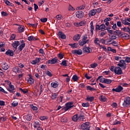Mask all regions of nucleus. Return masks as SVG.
I'll return each instance as SVG.
<instances>
[{
  "label": "nucleus",
  "instance_id": "obj_33",
  "mask_svg": "<svg viewBox=\"0 0 130 130\" xmlns=\"http://www.w3.org/2000/svg\"><path fill=\"white\" fill-rule=\"evenodd\" d=\"M79 120V117L78 116V114H76L72 117V120L73 121H78Z\"/></svg>",
  "mask_w": 130,
  "mask_h": 130
},
{
  "label": "nucleus",
  "instance_id": "obj_52",
  "mask_svg": "<svg viewBox=\"0 0 130 130\" xmlns=\"http://www.w3.org/2000/svg\"><path fill=\"white\" fill-rule=\"evenodd\" d=\"M0 91L2 93H4L5 94H8V92L5 90V89L2 87H0Z\"/></svg>",
  "mask_w": 130,
  "mask_h": 130
},
{
  "label": "nucleus",
  "instance_id": "obj_38",
  "mask_svg": "<svg viewBox=\"0 0 130 130\" xmlns=\"http://www.w3.org/2000/svg\"><path fill=\"white\" fill-rule=\"evenodd\" d=\"M87 90H88L89 91H96V89L94 88L93 87H92L90 86H86Z\"/></svg>",
  "mask_w": 130,
  "mask_h": 130
},
{
  "label": "nucleus",
  "instance_id": "obj_40",
  "mask_svg": "<svg viewBox=\"0 0 130 130\" xmlns=\"http://www.w3.org/2000/svg\"><path fill=\"white\" fill-rule=\"evenodd\" d=\"M72 80H73L74 82H77L78 80H79V77H78V76H77L76 75H75L73 76Z\"/></svg>",
  "mask_w": 130,
  "mask_h": 130
},
{
  "label": "nucleus",
  "instance_id": "obj_19",
  "mask_svg": "<svg viewBox=\"0 0 130 130\" xmlns=\"http://www.w3.org/2000/svg\"><path fill=\"white\" fill-rule=\"evenodd\" d=\"M80 38H81V35L77 34V35H75L73 37V40L74 41H79V40H80Z\"/></svg>",
  "mask_w": 130,
  "mask_h": 130
},
{
  "label": "nucleus",
  "instance_id": "obj_29",
  "mask_svg": "<svg viewBox=\"0 0 130 130\" xmlns=\"http://www.w3.org/2000/svg\"><path fill=\"white\" fill-rule=\"evenodd\" d=\"M25 118L26 120L30 121L32 119V115L30 114H28L25 116Z\"/></svg>",
  "mask_w": 130,
  "mask_h": 130
},
{
  "label": "nucleus",
  "instance_id": "obj_1",
  "mask_svg": "<svg viewBox=\"0 0 130 130\" xmlns=\"http://www.w3.org/2000/svg\"><path fill=\"white\" fill-rule=\"evenodd\" d=\"M90 42V39L88 38L87 35H84L82 36V40L79 41V45L80 46H83L85 44H88Z\"/></svg>",
  "mask_w": 130,
  "mask_h": 130
},
{
  "label": "nucleus",
  "instance_id": "obj_4",
  "mask_svg": "<svg viewBox=\"0 0 130 130\" xmlns=\"http://www.w3.org/2000/svg\"><path fill=\"white\" fill-rule=\"evenodd\" d=\"M118 67L121 68L123 70H125L126 69V63H125V61L121 59L119 61V63L117 64Z\"/></svg>",
  "mask_w": 130,
  "mask_h": 130
},
{
  "label": "nucleus",
  "instance_id": "obj_20",
  "mask_svg": "<svg viewBox=\"0 0 130 130\" xmlns=\"http://www.w3.org/2000/svg\"><path fill=\"white\" fill-rule=\"evenodd\" d=\"M34 127L35 128H39L40 127V126H41V124H40V123H39V122L38 121H35L34 124Z\"/></svg>",
  "mask_w": 130,
  "mask_h": 130
},
{
  "label": "nucleus",
  "instance_id": "obj_11",
  "mask_svg": "<svg viewBox=\"0 0 130 130\" xmlns=\"http://www.w3.org/2000/svg\"><path fill=\"white\" fill-rule=\"evenodd\" d=\"M83 51L84 53H87V54L91 53V52H92V49H91L89 47H85L83 49Z\"/></svg>",
  "mask_w": 130,
  "mask_h": 130
},
{
  "label": "nucleus",
  "instance_id": "obj_55",
  "mask_svg": "<svg viewBox=\"0 0 130 130\" xmlns=\"http://www.w3.org/2000/svg\"><path fill=\"white\" fill-rule=\"evenodd\" d=\"M43 88H44V86L43 85H41L40 89V95H41V92H43Z\"/></svg>",
  "mask_w": 130,
  "mask_h": 130
},
{
  "label": "nucleus",
  "instance_id": "obj_25",
  "mask_svg": "<svg viewBox=\"0 0 130 130\" xmlns=\"http://www.w3.org/2000/svg\"><path fill=\"white\" fill-rule=\"evenodd\" d=\"M96 14V9H92L89 12V17L95 16Z\"/></svg>",
  "mask_w": 130,
  "mask_h": 130
},
{
  "label": "nucleus",
  "instance_id": "obj_14",
  "mask_svg": "<svg viewBox=\"0 0 130 130\" xmlns=\"http://www.w3.org/2000/svg\"><path fill=\"white\" fill-rule=\"evenodd\" d=\"M81 127L82 129L88 128V127H90V123L88 122L84 123L81 125Z\"/></svg>",
  "mask_w": 130,
  "mask_h": 130
},
{
  "label": "nucleus",
  "instance_id": "obj_26",
  "mask_svg": "<svg viewBox=\"0 0 130 130\" xmlns=\"http://www.w3.org/2000/svg\"><path fill=\"white\" fill-rule=\"evenodd\" d=\"M94 99H95L94 96H87L86 100H87V101H89V102H93V101H94Z\"/></svg>",
  "mask_w": 130,
  "mask_h": 130
},
{
  "label": "nucleus",
  "instance_id": "obj_10",
  "mask_svg": "<svg viewBox=\"0 0 130 130\" xmlns=\"http://www.w3.org/2000/svg\"><path fill=\"white\" fill-rule=\"evenodd\" d=\"M114 73L117 75H121L122 74V70L120 67H117L114 69Z\"/></svg>",
  "mask_w": 130,
  "mask_h": 130
},
{
  "label": "nucleus",
  "instance_id": "obj_31",
  "mask_svg": "<svg viewBox=\"0 0 130 130\" xmlns=\"http://www.w3.org/2000/svg\"><path fill=\"white\" fill-rule=\"evenodd\" d=\"M2 68L3 70H7L9 69V67L8 66V64H7V63H4L2 64Z\"/></svg>",
  "mask_w": 130,
  "mask_h": 130
},
{
  "label": "nucleus",
  "instance_id": "obj_36",
  "mask_svg": "<svg viewBox=\"0 0 130 130\" xmlns=\"http://www.w3.org/2000/svg\"><path fill=\"white\" fill-rule=\"evenodd\" d=\"M83 119H85V116L83 114H80L78 116V120L83 121Z\"/></svg>",
  "mask_w": 130,
  "mask_h": 130
},
{
  "label": "nucleus",
  "instance_id": "obj_60",
  "mask_svg": "<svg viewBox=\"0 0 130 130\" xmlns=\"http://www.w3.org/2000/svg\"><path fill=\"white\" fill-rule=\"evenodd\" d=\"M47 76H48L49 77H52V74H51V72L47 71L46 73Z\"/></svg>",
  "mask_w": 130,
  "mask_h": 130
},
{
  "label": "nucleus",
  "instance_id": "obj_56",
  "mask_svg": "<svg viewBox=\"0 0 130 130\" xmlns=\"http://www.w3.org/2000/svg\"><path fill=\"white\" fill-rule=\"evenodd\" d=\"M111 44H112V45H113L114 46H117V45H118V43H117L115 41H112Z\"/></svg>",
  "mask_w": 130,
  "mask_h": 130
},
{
  "label": "nucleus",
  "instance_id": "obj_42",
  "mask_svg": "<svg viewBox=\"0 0 130 130\" xmlns=\"http://www.w3.org/2000/svg\"><path fill=\"white\" fill-rule=\"evenodd\" d=\"M112 82V80H110V79H106L105 78V83L106 84H111V82Z\"/></svg>",
  "mask_w": 130,
  "mask_h": 130
},
{
  "label": "nucleus",
  "instance_id": "obj_5",
  "mask_svg": "<svg viewBox=\"0 0 130 130\" xmlns=\"http://www.w3.org/2000/svg\"><path fill=\"white\" fill-rule=\"evenodd\" d=\"M75 15L78 19H82L85 17V13L82 11H77Z\"/></svg>",
  "mask_w": 130,
  "mask_h": 130
},
{
  "label": "nucleus",
  "instance_id": "obj_8",
  "mask_svg": "<svg viewBox=\"0 0 130 130\" xmlns=\"http://www.w3.org/2000/svg\"><path fill=\"white\" fill-rule=\"evenodd\" d=\"M20 45V42L19 41H15L12 44V46L15 50H17L18 47Z\"/></svg>",
  "mask_w": 130,
  "mask_h": 130
},
{
  "label": "nucleus",
  "instance_id": "obj_37",
  "mask_svg": "<svg viewBox=\"0 0 130 130\" xmlns=\"http://www.w3.org/2000/svg\"><path fill=\"white\" fill-rule=\"evenodd\" d=\"M18 31L19 33H22V32H24V27L22 26H19L18 28Z\"/></svg>",
  "mask_w": 130,
  "mask_h": 130
},
{
  "label": "nucleus",
  "instance_id": "obj_12",
  "mask_svg": "<svg viewBox=\"0 0 130 130\" xmlns=\"http://www.w3.org/2000/svg\"><path fill=\"white\" fill-rule=\"evenodd\" d=\"M57 58H54L52 59L51 60H48L47 62V64H54L55 63H56L57 62Z\"/></svg>",
  "mask_w": 130,
  "mask_h": 130
},
{
  "label": "nucleus",
  "instance_id": "obj_63",
  "mask_svg": "<svg viewBox=\"0 0 130 130\" xmlns=\"http://www.w3.org/2000/svg\"><path fill=\"white\" fill-rule=\"evenodd\" d=\"M69 11H75V9L74 8V7H73V6H72V5H69Z\"/></svg>",
  "mask_w": 130,
  "mask_h": 130
},
{
  "label": "nucleus",
  "instance_id": "obj_6",
  "mask_svg": "<svg viewBox=\"0 0 130 130\" xmlns=\"http://www.w3.org/2000/svg\"><path fill=\"white\" fill-rule=\"evenodd\" d=\"M20 43L21 44L18 47V50L22 51L26 46V43H25V41L23 40H20Z\"/></svg>",
  "mask_w": 130,
  "mask_h": 130
},
{
  "label": "nucleus",
  "instance_id": "obj_43",
  "mask_svg": "<svg viewBox=\"0 0 130 130\" xmlns=\"http://www.w3.org/2000/svg\"><path fill=\"white\" fill-rule=\"evenodd\" d=\"M19 90H20V91H21V92H22V93H23V94H27V93H28L27 89H23L22 88H20Z\"/></svg>",
  "mask_w": 130,
  "mask_h": 130
},
{
  "label": "nucleus",
  "instance_id": "obj_32",
  "mask_svg": "<svg viewBox=\"0 0 130 130\" xmlns=\"http://www.w3.org/2000/svg\"><path fill=\"white\" fill-rule=\"evenodd\" d=\"M112 43V39L110 38L105 40V44L107 45V44H111Z\"/></svg>",
  "mask_w": 130,
  "mask_h": 130
},
{
  "label": "nucleus",
  "instance_id": "obj_44",
  "mask_svg": "<svg viewBox=\"0 0 130 130\" xmlns=\"http://www.w3.org/2000/svg\"><path fill=\"white\" fill-rule=\"evenodd\" d=\"M82 106H83V107H89L90 104H89V103H82Z\"/></svg>",
  "mask_w": 130,
  "mask_h": 130
},
{
  "label": "nucleus",
  "instance_id": "obj_27",
  "mask_svg": "<svg viewBox=\"0 0 130 130\" xmlns=\"http://www.w3.org/2000/svg\"><path fill=\"white\" fill-rule=\"evenodd\" d=\"M99 100L101 102H105V101L107 100V99H106V97L104 95H101L99 98Z\"/></svg>",
  "mask_w": 130,
  "mask_h": 130
},
{
  "label": "nucleus",
  "instance_id": "obj_23",
  "mask_svg": "<svg viewBox=\"0 0 130 130\" xmlns=\"http://www.w3.org/2000/svg\"><path fill=\"white\" fill-rule=\"evenodd\" d=\"M121 37V38H123V39H128V38H129V36L127 34L122 33Z\"/></svg>",
  "mask_w": 130,
  "mask_h": 130
},
{
  "label": "nucleus",
  "instance_id": "obj_57",
  "mask_svg": "<svg viewBox=\"0 0 130 130\" xmlns=\"http://www.w3.org/2000/svg\"><path fill=\"white\" fill-rule=\"evenodd\" d=\"M31 108L34 111L38 110V108H37V107H36V106H34L33 105H31Z\"/></svg>",
  "mask_w": 130,
  "mask_h": 130
},
{
  "label": "nucleus",
  "instance_id": "obj_62",
  "mask_svg": "<svg viewBox=\"0 0 130 130\" xmlns=\"http://www.w3.org/2000/svg\"><path fill=\"white\" fill-rule=\"evenodd\" d=\"M78 10H84L85 9V5H81L78 7Z\"/></svg>",
  "mask_w": 130,
  "mask_h": 130
},
{
  "label": "nucleus",
  "instance_id": "obj_21",
  "mask_svg": "<svg viewBox=\"0 0 130 130\" xmlns=\"http://www.w3.org/2000/svg\"><path fill=\"white\" fill-rule=\"evenodd\" d=\"M90 25V32L91 33L92 35H93L94 34V25H93V21H91Z\"/></svg>",
  "mask_w": 130,
  "mask_h": 130
},
{
  "label": "nucleus",
  "instance_id": "obj_53",
  "mask_svg": "<svg viewBox=\"0 0 130 130\" xmlns=\"http://www.w3.org/2000/svg\"><path fill=\"white\" fill-rule=\"evenodd\" d=\"M41 120H45V119H48V117L45 116H42L40 117Z\"/></svg>",
  "mask_w": 130,
  "mask_h": 130
},
{
  "label": "nucleus",
  "instance_id": "obj_39",
  "mask_svg": "<svg viewBox=\"0 0 130 130\" xmlns=\"http://www.w3.org/2000/svg\"><path fill=\"white\" fill-rule=\"evenodd\" d=\"M67 60H63L62 61V62H61L60 63V66H63L64 67H67L68 66V64L67 63Z\"/></svg>",
  "mask_w": 130,
  "mask_h": 130
},
{
  "label": "nucleus",
  "instance_id": "obj_58",
  "mask_svg": "<svg viewBox=\"0 0 130 130\" xmlns=\"http://www.w3.org/2000/svg\"><path fill=\"white\" fill-rule=\"evenodd\" d=\"M1 14L3 17H7V16L8 15V13H7V12L5 11L2 12Z\"/></svg>",
  "mask_w": 130,
  "mask_h": 130
},
{
  "label": "nucleus",
  "instance_id": "obj_2",
  "mask_svg": "<svg viewBox=\"0 0 130 130\" xmlns=\"http://www.w3.org/2000/svg\"><path fill=\"white\" fill-rule=\"evenodd\" d=\"M66 107H64L62 109L64 110V111H68L69 109H71V108H73L74 107V102H70L66 104Z\"/></svg>",
  "mask_w": 130,
  "mask_h": 130
},
{
  "label": "nucleus",
  "instance_id": "obj_7",
  "mask_svg": "<svg viewBox=\"0 0 130 130\" xmlns=\"http://www.w3.org/2000/svg\"><path fill=\"white\" fill-rule=\"evenodd\" d=\"M7 90L10 93H13L14 94V93H15V91H14L16 90V88H15V86H14V85L10 84V85H9Z\"/></svg>",
  "mask_w": 130,
  "mask_h": 130
},
{
  "label": "nucleus",
  "instance_id": "obj_61",
  "mask_svg": "<svg viewBox=\"0 0 130 130\" xmlns=\"http://www.w3.org/2000/svg\"><path fill=\"white\" fill-rule=\"evenodd\" d=\"M55 18L56 19H57V20H59L62 18V16H61V15H57V16H56Z\"/></svg>",
  "mask_w": 130,
  "mask_h": 130
},
{
  "label": "nucleus",
  "instance_id": "obj_9",
  "mask_svg": "<svg viewBox=\"0 0 130 130\" xmlns=\"http://www.w3.org/2000/svg\"><path fill=\"white\" fill-rule=\"evenodd\" d=\"M122 90H123V87L120 85H119L116 88H113L112 91L116 92L117 93H120V92L122 91Z\"/></svg>",
  "mask_w": 130,
  "mask_h": 130
},
{
  "label": "nucleus",
  "instance_id": "obj_16",
  "mask_svg": "<svg viewBox=\"0 0 130 130\" xmlns=\"http://www.w3.org/2000/svg\"><path fill=\"white\" fill-rule=\"evenodd\" d=\"M106 27L105 26V24H102L101 25H96L95 28H98L99 30H104Z\"/></svg>",
  "mask_w": 130,
  "mask_h": 130
},
{
  "label": "nucleus",
  "instance_id": "obj_17",
  "mask_svg": "<svg viewBox=\"0 0 130 130\" xmlns=\"http://www.w3.org/2000/svg\"><path fill=\"white\" fill-rule=\"evenodd\" d=\"M27 40H28V41H36L37 40H38V38L31 36L27 38Z\"/></svg>",
  "mask_w": 130,
  "mask_h": 130
},
{
  "label": "nucleus",
  "instance_id": "obj_47",
  "mask_svg": "<svg viewBox=\"0 0 130 130\" xmlns=\"http://www.w3.org/2000/svg\"><path fill=\"white\" fill-rule=\"evenodd\" d=\"M79 27L86 25V22L85 21H82L79 23Z\"/></svg>",
  "mask_w": 130,
  "mask_h": 130
},
{
  "label": "nucleus",
  "instance_id": "obj_28",
  "mask_svg": "<svg viewBox=\"0 0 130 130\" xmlns=\"http://www.w3.org/2000/svg\"><path fill=\"white\" fill-rule=\"evenodd\" d=\"M29 78L27 80V82L29 84H33L34 83V79L32 78L31 75H29Z\"/></svg>",
  "mask_w": 130,
  "mask_h": 130
},
{
  "label": "nucleus",
  "instance_id": "obj_51",
  "mask_svg": "<svg viewBox=\"0 0 130 130\" xmlns=\"http://www.w3.org/2000/svg\"><path fill=\"white\" fill-rule=\"evenodd\" d=\"M100 41L99 40V39L98 38H95V40L94 41V43H95V44H100L99 42H100Z\"/></svg>",
  "mask_w": 130,
  "mask_h": 130
},
{
  "label": "nucleus",
  "instance_id": "obj_35",
  "mask_svg": "<svg viewBox=\"0 0 130 130\" xmlns=\"http://www.w3.org/2000/svg\"><path fill=\"white\" fill-rule=\"evenodd\" d=\"M98 80H100V82L101 83H105V78L102 77V76H99L98 78Z\"/></svg>",
  "mask_w": 130,
  "mask_h": 130
},
{
  "label": "nucleus",
  "instance_id": "obj_41",
  "mask_svg": "<svg viewBox=\"0 0 130 130\" xmlns=\"http://www.w3.org/2000/svg\"><path fill=\"white\" fill-rule=\"evenodd\" d=\"M108 50L109 51H112V52H113V53H116V50H115V49H112L110 47H109L108 48Z\"/></svg>",
  "mask_w": 130,
  "mask_h": 130
},
{
  "label": "nucleus",
  "instance_id": "obj_64",
  "mask_svg": "<svg viewBox=\"0 0 130 130\" xmlns=\"http://www.w3.org/2000/svg\"><path fill=\"white\" fill-rule=\"evenodd\" d=\"M125 62H130V57H126L125 59Z\"/></svg>",
  "mask_w": 130,
  "mask_h": 130
},
{
  "label": "nucleus",
  "instance_id": "obj_48",
  "mask_svg": "<svg viewBox=\"0 0 130 130\" xmlns=\"http://www.w3.org/2000/svg\"><path fill=\"white\" fill-rule=\"evenodd\" d=\"M18 102L14 101L12 103V106H13V107H16V106H18Z\"/></svg>",
  "mask_w": 130,
  "mask_h": 130
},
{
  "label": "nucleus",
  "instance_id": "obj_59",
  "mask_svg": "<svg viewBox=\"0 0 130 130\" xmlns=\"http://www.w3.org/2000/svg\"><path fill=\"white\" fill-rule=\"evenodd\" d=\"M16 38V35L15 34H12L10 37V40H14Z\"/></svg>",
  "mask_w": 130,
  "mask_h": 130
},
{
  "label": "nucleus",
  "instance_id": "obj_46",
  "mask_svg": "<svg viewBox=\"0 0 130 130\" xmlns=\"http://www.w3.org/2000/svg\"><path fill=\"white\" fill-rule=\"evenodd\" d=\"M57 97V95L56 94V93H54L52 94L51 99H52V100H54L56 99Z\"/></svg>",
  "mask_w": 130,
  "mask_h": 130
},
{
  "label": "nucleus",
  "instance_id": "obj_45",
  "mask_svg": "<svg viewBox=\"0 0 130 130\" xmlns=\"http://www.w3.org/2000/svg\"><path fill=\"white\" fill-rule=\"evenodd\" d=\"M110 38L112 40H114V39H116V35L112 34L110 35Z\"/></svg>",
  "mask_w": 130,
  "mask_h": 130
},
{
  "label": "nucleus",
  "instance_id": "obj_34",
  "mask_svg": "<svg viewBox=\"0 0 130 130\" xmlns=\"http://www.w3.org/2000/svg\"><path fill=\"white\" fill-rule=\"evenodd\" d=\"M69 45L71 46L72 48H78V43L69 44Z\"/></svg>",
  "mask_w": 130,
  "mask_h": 130
},
{
  "label": "nucleus",
  "instance_id": "obj_30",
  "mask_svg": "<svg viewBox=\"0 0 130 130\" xmlns=\"http://www.w3.org/2000/svg\"><path fill=\"white\" fill-rule=\"evenodd\" d=\"M121 22L123 25H127L128 26H130V23L127 22V20H126V18H125L124 20L122 19Z\"/></svg>",
  "mask_w": 130,
  "mask_h": 130
},
{
  "label": "nucleus",
  "instance_id": "obj_49",
  "mask_svg": "<svg viewBox=\"0 0 130 130\" xmlns=\"http://www.w3.org/2000/svg\"><path fill=\"white\" fill-rule=\"evenodd\" d=\"M90 67L92 68V69H95V68L98 67V64L96 63H92L90 64Z\"/></svg>",
  "mask_w": 130,
  "mask_h": 130
},
{
  "label": "nucleus",
  "instance_id": "obj_13",
  "mask_svg": "<svg viewBox=\"0 0 130 130\" xmlns=\"http://www.w3.org/2000/svg\"><path fill=\"white\" fill-rule=\"evenodd\" d=\"M72 52L73 54H78V55L83 54V51L81 49L74 50L72 51Z\"/></svg>",
  "mask_w": 130,
  "mask_h": 130
},
{
  "label": "nucleus",
  "instance_id": "obj_50",
  "mask_svg": "<svg viewBox=\"0 0 130 130\" xmlns=\"http://www.w3.org/2000/svg\"><path fill=\"white\" fill-rule=\"evenodd\" d=\"M123 31H124V32H129L130 31L129 27H123Z\"/></svg>",
  "mask_w": 130,
  "mask_h": 130
},
{
  "label": "nucleus",
  "instance_id": "obj_24",
  "mask_svg": "<svg viewBox=\"0 0 130 130\" xmlns=\"http://www.w3.org/2000/svg\"><path fill=\"white\" fill-rule=\"evenodd\" d=\"M51 86L52 88H57L58 87V83L57 81L53 82L51 83Z\"/></svg>",
  "mask_w": 130,
  "mask_h": 130
},
{
  "label": "nucleus",
  "instance_id": "obj_54",
  "mask_svg": "<svg viewBox=\"0 0 130 130\" xmlns=\"http://www.w3.org/2000/svg\"><path fill=\"white\" fill-rule=\"evenodd\" d=\"M114 32L115 33V34H117L118 36L120 35V36H121V34H122L121 31L120 30H116V31H115Z\"/></svg>",
  "mask_w": 130,
  "mask_h": 130
},
{
  "label": "nucleus",
  "instance_id": "obj_15",
  "mask_svg": "<svg viewBox=\"0 0 130 130\" xmlns=\"http://www.w3.org/2000/svg\"><path fill=\"white\" fill-rule=\"evenodd\" d=\"M5 54H6V55H8L9 56H14V51L9 49L7 51Z\"/></svg>",
  "mask_w": 130,
  "mask_h": 130
},
{
  "label": "nucleus",
  "instance_id": "obj_22",
  "mask_svg": "<svg viewBox=\"0 0 130 130\" xmlns=\"http://www.w3.org/2000/svg\"><path fill=\"white\" fill-rule=\"evenodd\" d=\"M40 60H41V58H36L35 60L31 61V63L32 64H36V63L40 62Z\"/></svg>",
  "mask_w": 130,
  "mask_h": 130
},
{
  "label": "nucleus",
  "instance_id": "obj_18",
  "mask_svg": "<svg viewBox=\"0 0 130 130\" xmlns=\"http://www.w3.org/2000/svg\"><path fill=\"white\" fill-rule=\"evenodd\" d=\"M59 38L61 39H66L67 38V36L64 34L62 33L61 31H59L58 33Z\"/></svg>",
  "mask_w": 130,
  "mask_h": 130
},
{
  "label": "nucleus",
  "instance_id": "obj_3",
  "mask_svg": "<svg viewBox=\"0 0 130 130\" xmlns=\"http://www.w3.org/2000/svg\"><path fill=\"white\" fill-rule=\"evenodd\" d=\"M130 105V97L126 96L122 104V106L124 108L128 107Z\"/></svg>",
  "mask_w": 130,
  "mask_h": 130
}]
</instances>
